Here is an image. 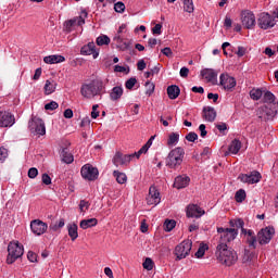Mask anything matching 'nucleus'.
<instances>
[{
    "instance_id": "nucleus-1",
    "label": "nucleus",
    "mask_w": 278,
    "mask_h": 278,
    "mask_svg": "<svg viewBox=\"0 0 278 278\" xmlns=\"http://www.w3.org/2000/svg\"><path fill=\"white\" fill-rule=\"evenodd\" d=\"M215 255L225 266H233L238 262V253L227 247V243H218L216 247Z\"/></svg>"
},
{
    "instance_id": "nucleus-2",
    "label": "nucleus",
    "mask_w": 278,
    "mask_h": 278,
    "mask_svg": "<svg viewBox=\"0 0 278 278\" xmlns=\"http://www.w3.org/2000/svg\"><path fill=\"white\" fill-rule=\"evenodd\" d=\"M101 90H103V83L93 80L89 84L83 85L80 93L85 99H94V97H99L101 94Z\"/></svg>"
},
{
    "instance_id": "nucleus-3",
    "label": "nucleus",
    "mask_w": 278,
    "mask_h": 278,
    "mask_svg": "<svg viewBox=\"0 0 278 278\" xmlns=\"http://www.w3.org/2000/svg\"><path fill=\"white\" fill-rule=\"evenodd\" d=\"M278 113V103H267L256 110V116L262 122L273 121Z\"/></svg>"
},
{
    "instance_id": "nucleus-4",
    "label": "nucleus",
    "mask_w": 278,
    "mask_h": 278,
    "mask_svg": "<svg viewBox=\"0 0 278 278\" xmlns=\"http://www.w3.org/2000/svg\"><path fill=\"white\" fill-rule=\"evenodd\" d=\"M184 155H186L184 148L177 147L173 149L166 157V166L174 169L179 168L184 162Z\"/></svg>"
},
{
    "instance_id": "nucleus-5",
    "label": "nucleus",
    "mask_w": 278,
    "mask_h": 278,
    "mask_svg": "<svg viewBox=\"0 0 278 278\" xmlns=\"http://www.w3.org/2000/svg\"><path fill=\"white\" fill-rule=\"evenodd\" d=\"M7 264H14L16 260L23 257L24 249L18 241L10 242L8 245Z\"/></svg>"
},
{
    "instance_id": "nucleus-6",
    "label": "nucleus",
    "mask_w": 278,
    "mask_h": 278,
    "mask_svg": "<svg viewBox=\"0 0 278 278\" xmlns=\"http://www.w3.org/2000/svg\"><path fill=\"white\" fill-rule=\"evenodd\" d=\"M217 233H219V244H227V242H231L236 240L238 237V229L236 228H217Z\"/></svg>"
},
{
    "instance_id": "nucleus-7",
    "label": "nucleus",
    "mask_w": 278,
    "mask_h": 278,
    "mask_svg": "<svg viewBox=\"0 0 278 278\" xmlns=\"http://www.w3.org/2000/svg\"><path fill=\"white\" fill-rule=\"evenodd\" d=\"M86 18H88V12L81 11V15L76 16L72 20H68L64 23L65 31L71 34V31H73V27H75V25H78V27H81V25H86Z\"/></svg>"
},
{
    "instance_id": "nucleus-8",
    "label": "nucleus",
    "mask_w": 278,
    "mask_h": 278,
    "mask_svg": "<svg viewBox=\"0 0 278 278\" xmlns=\"http://www.w3.org/2000/svg\"><path fill=\"white\" fill-rule=\"evenodd\" d=\"M28 129L31 134H37V136H45L47 134L45 122L40 117H33L28 123Z\"/></svg>"
},
{
    "instance_id": "nucleus-9",
    "label": "nucleus",
    "mask_w": 278,
    "mask_h": 278,
    "mask_svg": "<svg viewBox=\"0 0 278 278\" xmlns=\"http://www.w3.org/2000/svg\"><path fill=\"white\" fill-rule=\"evenodd\" d=\"M190 251H192V241L185 240L175 248V255L177 260H185L190 255Z\"/></svg>"
},
{
    "instance_id": "nucleus-10",
    "label": "nucleus",
    "mask_w": 278,
    "mask_h": 278,
    "mask_svg": "<svg viewBox=\"0 0 278 278\" xmlns=\"http://www.w3.org/2000/svg\"><path fill=\"white\" fill-rule=\"evenodd\" d=\"M81 177L88 181H94L99 177V169L90 164H86L80 169Z\"/></svg>"
},
{
    "instance_id": "nucleus-11",
    "label": "nucleus",
    "mask_w": 278,
    "mask_h": 278,
    "mask_svg": "<svg viewBox=\"0 0 278 278\" xmlns=\"http://www.w3.org/2000/svg\"><path fill=\"white\" fill-rule=\"evenodd\" d=\"M275 236V228L268 226L266 228H263L257 233V241L258 244H268L273 240V237Z\"/></svg>"
},
{
    "instance_id": "nucleus-12",
    "label": "nucleus",
    "mask_w": 278,
    "mask_h": 278,
    "mask_svg": "<svg viewBox=\"0 0 278 278\" xmlns=\"http://www.w3.org/2000/svg\"><path fill=\"white\" fill-rule=\"evenodd\" d=\"M257 25L261 29H270L275 25V17L266 12H263L258 15Z\"/></svg>"
},
{
    "instance_id": "nucleus-13",
    "label": "nucleus",
    "mask_w": 278,
    "mask_h": 278,
    "mask_svg": "<svg viewBox=\"0 0 278 278\" xmlns=\"http://www.w3.org/2000/svg\"><path fill=\"white\" fill-rule=\"evenodd\" d=\"M136 157V152L132 154H123L121 152H116L113 157L114 166H127L131 160Z\"/></svg>"
},
{
    "instance_id": "nucleus-14",
    "label": "nucleus",
    "mask_w": 278,
    "mask_h": 278,
    "mask_svg": "<svg viewBox=\"0 0 278 278\" xmlns=\"http://www.w3.org/2000/svg\"><path fill=\"white\" fill-rule=\"evenodd\" d=\"M30 229L35 236H42V233H47L49 225L40 219H34L30 222Z\"/></svg>"
},
{
    "instance_id": "nucleus-15",
    "label": "nucleus",
    "mask_w": 278,
    "mask_h": 278,
    "mask_svg": "<svg viewBox=\"0 0 278 278\" xmlns=\"http://www.w3.org/2000/svg\"><path fill=\"white\" fill-rule=\"evenodd\" d=\"M241 23L245 29H253L255 25V14L251 11H243L241 13Z\"/></svg>"
},
{
    "instance_id": "nucleus-16",
    "label": "nucleus",
    "mask_w": 278,
    "mask_h": 278,
    "mask_svg": "<svg viewBox=\"0 0 278 278\" xmlns=\"http://www.w3.org/2000/svg\"><path fill=\"white\" fill-rule=\"evenodd\" d=\"M238 179H240L242 184H258L260 179H262V174H260V172L240 174Z\"/></svg>"
},
{
    "instance_id": "nucleus-17",
    "label": "nucleus",
    "mask_w": 278,
    "mask_h": 278,
    "mask_svg": "<svg viewBox=\"0 0 278 278\" xmlns=\"http://www.w3.org/2000/svg\"><path fill=\"white\" fill-rule=\"evenodd\" d=\"M16 123L14 115L8 111H0V127H12Z\"/></svg>"
},
{
    "instance_id": "nucleus-18",
    "label": "nucleus",
    "mask_w": 278,
    "mask_h": 278,
    "mask_svg": "<svg viewBox=\"0 0 278 278\" xmlns=\"http://www.w3.org/2000/svg\"><path fill=\"white\" fill-rule=\"evenodd\" d=\"M236 78L228 74H222L219 76V86H223L224 90H232V88H236Z\"/></svg>"
},
{
    "instance_id": "nucleus-19",
    "label": "nucleus",
    "mask_w": 278,
    "mask_h": 278,
    "mask_svg": "<svg viewBox=\"0 0 278 278\" xmlns=\"http://www.w3.org/2000/svg\"><path fill=\"white\" fill-rule=\"evenodd\" d=\"M161 201L162 198L160 197V191H157L155 186H151L147 198L148 205H160Z\"/></svg>"
},
{
    "instance_id": "nucleus-20",
    "label": "nucleus",
    "mask_w": 278,
    "mask_h": 278,
    "mask_svg": "<svg viewBox=\"0 0 278 278\" xmlns=\"http://www.w3.org/2000/svg\"><path fill=\"white\" fill-rule=\"evenodd\" d=\"M186 212L188 218H201L205 214V210L197 204H189Z\"/></svg>"
},
{
    "instance_id": "nucleus-21",
    "label": "nucleus",
    "mask_w": 278,
    "mask_h": 278,
    "mask_svg": "<svg viewBox=\"0 0 278 278\" xmlns=\"http://www.w3.org/2000/svg\"><path fill=\"white\" fill-rule=\"evenodd\" d=\"M201 75L204 77V79H206V81H208V84H213V86L218 84V74L216 71L212 68H204L201 71Z\"/></svg>"
},
{
    "instance_id": "nucleus-22",
    "label": "nucleus",
    "mask_w": 278,
    "mask_h": 278,
    "mask_svg": "<svg viewBox=\"0 0 278 278\" xmlns=\"http://www.w3.org/2000/svg\"><path fill=\"white\" fill-rule=\"evenodd\" d=\"M81 55H92L93 60L99 58V50L96 49L94 42H89L80 49Z\"/></svg>"
},
{
    "instance_id": "nucleus-23",
    "label": "nucleus",
    "mask_w": 278,
    "mask_h": 278,
    "mask_svg": "<svg viewBox=\"0 0 278 278\" xmlns=\"http://www.w3.org/2000/svg\"><path fill=\"white\" fill-rule=\"evenodd\" d=\"M190 185V177L187 175L177 176L174 181V188L181 190V188H187Z\"/></svg>"
},
{
    "instance_id": "nucleus-24",
    "label": "nucleus",
    "mask_w": 278,
    "mask_h": 278,
    "mask_svg": "<svg viewBox=\"0 0 278 278\" xmlns=\"http://www.w3.org/2000/svg\"><path fill=\"white\" fill-rule=\"evenodd\" d=\"M203 118L207 121V123H214V121H216V110L212 106H204Z\"/></svg>"
},
{
    "instance_id": "nucleus-25",
    "label": "nucleus",
    "mask_w": 278,
    "mask_h": 278,
    "mask_svg": "<svg viewBox=\"0 0 278 278\" xmlns=\"http://www.w3.org/2000/svg\"><path fill=\"white\" fill-rule=\"evenodd\" d=\"M67 144L65 147H61L60 156L62 159V162H64L65 164H73L75 159L73 157V154H71V152L68 151Z\"/></svg>"
},
{
    "instance_id": "nucleus-26",
    "label": "nucleus",
    "mask_w": 278,
    "mask_h": 278,
    "mask_svg": "<svg viewBox=\"0 0 278 278\" xmlns=\"http://www.w3.org/2000/svg\"><path fill=\"white\" fill-rule=\"evenodd\" d=\"M66 58L60 55V54H54V55H49L43 58V62L46 64H60L61 62H65Z\"/></svg>"
},
{
    "instance_id": "nucleus-27",
    "label": "nucleus",
    "mask_w": 278,
    "mask_h": 278,
    "mask_svg": "<svg viewBox=\"0 0 278 278\" xmlns=\"http://www.w3.org/2000/svg\"><path fill=\"white\" fill-rule=\"evenodd\" d=\"M181 92V89H179V86L172 85L167 87V96L169 99L175 100L177 97H179Z\"/></svg>"
},
{
    "instance_id": "nucleus-28",
    "label": "nucleus",
    "mask_w": 278,
    "mask_h": 278,
    "mask_svg": "<svg viewBox=\"0 0 278 278\" xmlns=\"http://www.w3.org/2000/svg\"><path fill=\"white\" fill-rule=\"evenodd\" d=\"M240 149H242V142H240L238 139L232 140L228 147V151L229 153H232V155H238Z\"/></svg>"
},
{
    "instance_id": "nucleus-29",
    "label": "nucleus",
    "mask_w": 278,
    "mask_h": 278,
    "mask_svg": "<svg viewBox=\"0 0 278 278\" xmlns=\"http://www.w3.org/2000/svg\"><path fill=\"white\" fill-rule=\"evenodd\" d=\"M67 231L72 242H75L79 238V232H77V224H68Z\"/></svg>"
},
{
    "instance_id": "nucleus-30",
    "label": "nucleus",
    "mask_w": 278,
    "mask_h": 278,
    "mask_svg": "<svg viewBox=\"0 0 278 278\" xmlns=\"http://www.w3.org/2000/svg\"><path fill=\"white\" fill-rule=\"evenodd\" d=\"M55 88H58V83H55V80H46L43 87L45 94H53V92H55Z\"/></svg>"
},
{
    "instance_id": "nucleus-31",
    "label": "nucleus",
    "mask_w": 278,
    "mask_h": 278,
    "mask_svg": "<svg viewBox=\"0 0 278 278\" xmlns=\"http://www.w3.org/2000/svg\"><path fill=\"white\" fill-rule=\"evenodd\" d=\"M99 220L97 218L83 219L80 222V229H90V227H97Z\"/></svg>"
},
{
    "instance_id": "nucleus-32",
    "label": "nucleus",
    "mask_w": 278,
    "mask_h": 278,
    "mask_svg": "<svg viewBox=\"0 0 278 278\" xmlns=\"http://www.w3.org/2000/svg\"><path fill=\"white\" fill-rule=\"evenodd\" d=\"M153 140H155V137L152 136L138 152H135L137 160L142 155V153H147V151L151 149V144H153Z\"/></svg>"
},
{
    "instance_id": "nucleus-33",
    "label": "nucleus",
    "mask_w": 278,
    "mask_h": 278,
    "mask_svg": "<svg viewBox=\"0 0 278 278\" xmlns=\"http://www.w3.org/2000/svg\"><path fill=\"white\" fill-rule=\"evenodd\" d=\"M121 97H123L122 87H118V86L114 87L110 93L111 101H118V99H121Z\"/></svg>"
},
{
    "instance_id": "nucleus-34",
    "label": "nucleus",
    "mask_w": 278,
    "mask_h": 278,
    "mask_svg": "<svg viewBox=\"0 0 278 278\" xmlns=\"http://www.w3.org/2000/svg\"><path fill=\"white\" fill-rule=\"evenodd\" d=\"M113 176L115 177L117 184H127V174L119 172V170H114Z\"/></svg>"
},
{
    "instance_id": "nucleus-35",
    "label": "nucleus",
    "mask_w": 278,
    "mask_h": 278,
    "mask_svg": "<svg viewBox=\"0 0 278 278\" xmlns=\"http://www.w3.org/2000/svg\"><path fill=\"white\" fill-rule=\"evenodd\" d=\"M179 142V134L170 132L167 139V147H175Z\"/></svg>"
},
{
    "instance_id": "nucleus-36",
    "label": "nucleus",
    "mask_w": 278,
    "mask_h": 278,
    "mask_svg": "<svg viewBox=\"0 0 278 278\" xmlns=\"http://www.w3.org/2000/svg\"><path fill=\"white\" fill-rule=\"evenodd\" d=\"M263 94L264 92L262 91V89H252L250 91V97L251 99H253V101H260Z\"/></svg>"
},
{
    "instance_id": "nucleus-37",
    "label": "nucleus",
    "mask_w": 278,
    "mask_h": 278,
    "mask_svg": "<svg viewBox=\"0 0 278 278\" xmlns=\"http://www.w3.org/2000/svg\"><path fill=\"white\" fill-rule=\"evenodd\" d=\"M235 199L237 203H242V201L247 199V191H244V189H239L235 194Z\"/></svg>"
},
{
    "instance_id": "nucleus-38",
    "label": "nucleus",
    "mask_w": 278,
    "mask_h": 278,
    "mask_svg": "<svg viewBox=\"0 0 278 278\" xmlns=\"http://www.w3.org/2000/svg\"><path fill=\"white\" fill-rule=\"evenodd\" d=\"M96 42L98 47H103V45H110V37H108V35L99 36Z\"/></svg>"
},
{
    "instance_id": "nucleus-39",
    "label": "nucleus",
    "mask_w": 278,
    "mask_h": 278,
    "mask_svg": "<svg viewBox=\"0 0 278 278\" xmlns=\"http://www.w3.org/2000/svg\"><path fill=\"white\" fill-rule=\"evenodd\" d=\"M174 227H177V222L175 219H166L164 223L165 231H173Z\"/></svg>"
},
{
    "instance_id": "nucleus-40",
    "label": "nucleus",
    "mask_w": 278,
    "mask_h": 278,
    "mask_svg": "<svg viewBox=\"0 0 278 278\" xmlns=\"http://www.w3.org/2000/svg\"><path fill=\"white\" fill-rule=\"evenodd\" d=\"M184 10L185 12L192 14V12H194V2H192V0L184 2Z\"/></svg>"
},
{
    "instance_id": "nucleus-41",
    "label": "nucleus",
    "mask_w": 278,
    "mask_h": 278,
    "mask_svg": "<svg viewBox=\"0 0 278 278\" xmlns=\"http://www.w3.org/2000/svg\"><path fill=\"white\" fill-rule=\"evenodd\" d=\"M153 92H155V84H153L151 81H147L146 83V94H148V97H151L153 94Z\"/></svg>"
},
{
    "instance_id": "nucleus-42",
    "label": "nucleus",
    "mask_w": 278,
    "mask_h": 278,
    "mask_svg": "<svg viewBox=\"0 0 278 278\" xmlns=\"http://www.w3.org/2000/svg\"><path fill=\"white\" fill-rule=\"evenodd\" d=\"M264 101L265 103H278V102H275V94H273V92L270 91L265 92Z\"/></svg>"
},
{
    "instance_id": "nucleus-43",
    "label": "nucleus",
    "mask_w": 278,
    "mask_h": 278,
    "mask_svg": "<svg viewBox=\"0 0 278 278\" xmlns=\"http://www.w3.org/2000/svg\"><path fill=\"white\" fill-rule=\"evenodd\" d=\"M8 160V149L1 147L0 148V162L3 164Z\"/></svg>"
},
{
    "instance_id": "nucleus-44",
    "label": "nucleus",
    "mask_w": 278,
    "mask_h": 278,
    "mask_svg": "<svg viewBox=\"0 0 278 278\" xmlns=\"http://www.w3.org/2000/svg\"><path fill=\"white\" fill-rule=\"evenodd\" d=\"M143 268L146 270H153V260L151 258H146V261L142 264Z\"/></svg>"
},
{
    "instance_id": "nucleus-45",
    "label": "nucleus",
    "mask_w": 278,
    "mask_h": 278,
    "mask_svg": "<svg viewBox=\"0 0 278 278\" xmlns=\"http://www.w3.org/2000/svg\"><path fill=\"white\" fill-rule=\"evenodd\" d=\"M114 10L115 12H117L118 14H123V12H125V3L123 2H117L114 4Z\"/></svg>"
},
{
    "instance_id": "nucleus-46",
    "label": "nucleus",
    "mask_w": 278,
    "mask_h": 278,
    "mask_svg": "<svg viewBox=\"0 0 278 278\" xmlns=\"http://www.w3.org/2000/svg\"><path fill=\"white\" fill-rule=\"evenodd\" d=\"M58 108H60V105L55 101H51L45 105V110H50L51 112H53V110H58Z\"/></svg>"
},
{
    "instance_id": "nucleus-47",
    "label": "nucleus",
    "mask_w": 278,
    "mask_h": 278,
    "mask_svg": "<svg viewBox=\"0 0 278 278\" xmlns=\"http://www.w3.org/2000/svg\"><path fill=\"white\" fill-rule=\"evenodd\" d=\"M137 83H138V80L132 77L126 81L125 86H126L127 90H131L136 86Z\"/></svg>"
},
{
    "instance_id": "nucleus-48",
    "label": "nucleus",
    "mask_w": 278,
    "mask_h": 278,
    "mask_svg": "<svg viewBox=\"0 0 278 278\" xmlns=\"http://www.w3.org/2000/svg\"><path fill=\"white\" fill-rule=\"evenodd\" d=\"M247 242L249 244V247H252V249H255V244H257V237H255V235H253L252 237H248Z\"/></svg>"
},
{
    "instance_id": "nucleus-49",
    "label": "nucleus",
    "mask_w": 278,
    "mask_h": 278,
    "mask_svg": "<svg viewBox=\"0 0 278 278\" xmlns=\"http://www.w3.org/2000/svg\"><path fill=\"white\" fill-rule=\"evenodd\" d=\"M64 225H65L64 218H61L58 224L50 226V229H52V231H58L59 229H62Z\"/></svg>"
},
{
    "instance_id": "nucleus-50",
    "label": "nucleus",
    "mask_w": 278,
    "mask_h": 278,
    "mask_svg": "<svg viewBox=\"0 0 278 278\" xmlns=\"http://www.w3.org/2000/svg\"><path fill=\"white\" fill-rule=\"evenodd\" d=\"M29 179H36L38 177V168L31 167L28 169Z\"/></svg>"
},
{
    "instance_id": "nucleus-51",
    "label": "nucleus",
    "mask_w": 278,
    "mask_h": 278,
    "mask_svg": "<svg viewBox=\"0 0 278 278\" xmlns=\"http://www.w3.org/2000/svg\"><path fill=\"white\" fill-rule=\"evenodd\" d=\"M90 207V202L86 201V200H81L79 203V210L80 212H86V210H88Z\"/></svg>"
},
{
    "instance_id": "nucleus-52",
    "label": "nucleus",
    "mask_w": 278,
    "mask_h": 278,
    "mask_svg": "<svg viewBox=\"0 0 278 278\" xmlns=\"http://www.w3.org/2000/svg\"><path fill=\"white\" fill-rule=\"evenodd\" d=\"M186 140H188V142H194L195 140H199V135H197V132H189L186 136Z\"/></svg>"
},
{
    "instance_id": "nucleus-53",
    "label": "nucleus",
    "mask_w": 278,
    "mask_h": 278,
    "mask_svg": "<svg viewBox=\"0 0 278 278\" xmlns=\"http://www.w3.org/2000/svg\"><path fill=\"white\" fill-rule=\"evenodd\" d=\"M152 34L154 36H161L162 35V24H156L153 28H152Z\"/></svg>"
},
{
    "instance_id": "nucleus-54",
    "label": "nucleus",
    "mask_w": 278,
    "mask_h": 278,
    "mask_svg": "<svg viewBox=\"0 0 278 278\" xmlns=\"http://www.w3.org/2000/svg\"><path fill=\"white\" fill-rule=\"evenodd\" d=\"M41 181L45 186H51V176L49 174H42Z\"/></svg>"
},
{
    "instance_id": "nucleus-55",
    "label": "nucleus",
    "mask_w": 278,
    "mask_h": 278,
    "mask_svg": "<svg viewBox=\"0 0 278 278\" xmlns=\"http://www.w3.org/2000/svg\"><path fill=\"white\" fill-rule=\"evenodd\" d=\"M235 229H237V231H238V229H241V231H242V229H244V220L235 219Z\"/></svg>"
},
{
    "instance_id": "nucleus-56",
    "label": "nucleus",
    "mask_w": 278,
    "mask_h": 278,
    "mask_svg": "<svg viewBox=\"0 0 278 278\" xmlns=\"http://www.w3.org/2000/svg\"><path fill=\"white\" fill-rule=\"evenodd\" d=\"M161 53H163V55L166 58H173V50L169 47L162 49Z\"/></svg>"
},
{
    "instance_id": "nucleus-57",
    "label": "nucleus",
    "mask_w": 278,
    "mask_h": 278,
    "mask_svg": "<svg viewBox=\"0 0 278 278\" xmlns=\"http://www.w3.org/2000/svg\"><path fill=\"white\" fill-rule=\"evenodd\" d=\"M117 49H121V51H127L129 49V42L122 41L117 45Z\"/></svg>"
},
{
    "instance_id": "nucleus-58",
    "label": "nucleus",
    "mask_w": 278,
    "mask_h": 278,
    "mask_svg": "<svg viewBox=\"0 0 278 278\" xmlns=\"http://www.w3.org/2000/svg\"><path fill=\"white\" fill-rule=\"evenodd\" d=\"M199 130H200L201 138H205V136H207V130H206L205 124H201L199 126Z\"/></svg>"
},
{
    "instance_id": "nucleus-59",
    "label": "nucleus",
    "mask_w": 278,
    "mask_h": 278,
    "mask_svg": "<svg viewBox=\"0 0 278 278\" xmlns=\"http://www.w3.org/2000/svg\"><path fill=\"white\" fill-rule=\"evenodd\" d=\"M98 109L99 104H94L92 106L91 118H99V111H97Z\"/></svg>"
},
{
    "instance_id": "nucleus-60",
    "label": "nucleus",
    "mask_w": 278,
    "mask_h": 278,
    "mask_svg": "<svg viewBox=\"0 0 278 278\" xmlns=\"http://www.w3.org/2000/svg\"><path fill=\"white\" fill-rule=\"evenodd\" d=\"M27 257L29 260V262H38V255H36V253L29 251L28 254H27Z\"/></svg>"
},
{
    "instance_id": "nucleus-61",
    "label": "nucleus",
    "mask_w": 278,
    "mask_h": 278,
    "mask_svg": "<svg viewBox=\"0 0 278 278\" xmlns=\"http://www.w3.org/2000/svg\"><path fill=\"white\" fill-rule=\"evenodd\" d=\"M205 255V247H200L195 252V257H203Z\"/></svg>"
},
{
    "instance_id": "nucleus-62",
    "label": "nucleus",
    "mask_w": 278,
    "mask_h": 278,
    "mask_svg": "<svg viewBox=\"0 0 278 278\" xmlns=\"http://www.w3.org/2000/svg\"><path fill=\"white\" fill-rule=\"evenodd\" d=\"M247 54V48L244 47H238L237 55L238 58H243V55Z\"/></svg>"
},
{
    "instance_id": "nucleus-63",
    "label": "nucleus",
    "mask_w": 278,
    "mask_h": 278,
    "mask_svg": "<svg viewBox=\"0 0 278 278\" xmlns=\"http://www.w3.org/2000/svg\"><path fill=\"white\" fill-rule=\"evenodd\" d=\"M137 68L138 71H144V68H147V63L144 62V60L138 61Z\"/></svg>"
},
{
    "instance_id": "nucleus-64",
    "label": "nucleus",
    "mask_w": 278,
    "mask_h": 278,
    "mask_svg": "<svg viewBox=\"0 0 278 278\" xmlns=\"http://www.w3.org/2000/svg\"><path fill=\"white\" fill-rule=\"evenodd\" d=\"M89 125H90V117L83 118L80 123V127H89Z\"/></svg>"
}]
</instances>
